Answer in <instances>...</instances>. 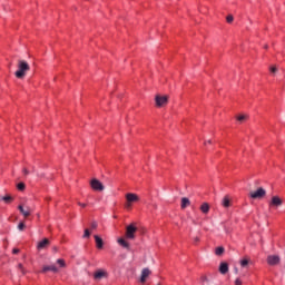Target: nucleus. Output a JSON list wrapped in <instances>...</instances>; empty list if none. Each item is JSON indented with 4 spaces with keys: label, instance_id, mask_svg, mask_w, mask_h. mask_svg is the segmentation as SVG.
<instances>
[{
    "label": "nucleus",
    "instance_id": "obj_1",
    "mask_svg": "<svg viewBox=\"0 0 285 285\" xmlns=\"http://www.w3.org/2000/svg\"><path fill=\"white\" fill-rule=\"evenodd\" d=\"M30 72V65L26 60H18V69L14 72L17 79H24L26 75Z\"/></svg>",
    "mask_w": 285,
    "mask_h": 285
},
{
    "label": "nucleus",
    "instance_id": "obj_2",
    "mask_svg": "<svg viewBox=\"0 0 285 285\" xmlns=\"http://www.w3.org/2000/svg\"><path fill=\"white\" fill-rule=\"evenodd\" d=\"M125 197H126L125 208H127V210H130L132 208V204H137V202H139V195L135 193H128L126 194Z\"/></svg>",
    "mask_w": 285,
    "mask_h": 285
},
{
    "label": "nucleus",
    "instance_id": "obj_3",
    "mask_svg": "<svg viewBox=\"0 0 285 285\" xmlns=\"http://www.w3.org/2000/svg\"><path fill=\"white\" fill-rule=\"evenodd\" d=\"M252 199H264L266 197V189L264 187L257 188L255 191L249 193Z\"/></svg>",
    "mask_w": 285,
    "mask_h": 285
},
{
    "label": "nucleus",
    "instance_id": "obj_4",
    "mask_svg": "<svg viewBox=\"0 0 285 285\" xmlns=\"http://www.w3.org/2000/svg\"><path fill=\"white\" fill-rule=\"evenodd\" d=\"M18 210L21 213V215H23L24 219H28V217H30V215H32V213H33L32 207H28V206H23V205H19Z\"/></svg>",
    "mask_w": 285,
    "mask_h": 285
},
{
    "label": "nucleus",
    "instance_id": "obj_5",
    "mask_svg": "<svg viewBox=\"0 0 285 285\" xmlns=\"http://www.w3.org/2000/svg\"><path fill=\"white\" fill-rule=\"evenodd\" d=\"M155 101L157 108H163V106H166V104H168V96H156Z\"/></svg>",
    "mask_w": 285,
    "mask_h": 285
},
{
    "label": "nucleus",
    "instance_id": "obj_6",
    "mask_svg": "<svg viewBox=\"0 0 285 285\" xmlns=\"http://www.w3.org/2000/svg\"><path fill=\"white\" fill-rule=\"evenodd\" d=\"M90 186H91L92 190H99V191H101L106 188V187H104V184H101V181H99V179H97V178L91 179Z\"/></svg>",
    "mask_w": 285,
    "mask_h": 285
},
{
    "label": "nucleus",
    "instance_id": "obj_7",
    "mask_svg": "<svg viewBox=\"0 0 285 285\" xmlns=\"http://www.w3.org/2000/svg\"><path fill=\"white\" fill-rule=\"evenodd\" d=\"M135 233H137V227L135 225H129L126 228V237L127 239H135Z\"/></svg>",
    "mask_w": 285,
    "mask_h": 285
},
{
    "label": "nucleus",
    "instance_id": "obj_8",
    "mask_svg": "<svg viewBox=\"0 0 285 285\" xmlns=\"http://www.w3.org/2000/svg\"><path fill=\"white\" fill-rule=\"evenodd\" d=\"M282 204H284V202L282 200V198H279V196H273L272 200L269 202V207L271 208H279V206H282Z\"/></svg>",
    "mask_w": 285,
    "mask_h": 285
},
{
    "label": "nucleus",
    "instance_id": "obj_9",
    "mask_svg": "<svg viewBox=\"0 0 285 285\" xmlns=\"http://www.w3.org/2000/svg\"><path fill=\"white\" fill-rule=\"evenodd\" d=\"M279 262H282V258H279V256H277V255L267 256V264L269 266H277V264H279Z\"/></svg>",
    "mask_w": 285,
    "mask_h": 285
},
{
    "label": "nucleus",
    "instance_id": "obj_10",
    "mask_svg": "<svg viewBox=\"0 0 285 285\" xmlns=\"http://www.w3.org/2000/svg\"><path fill=\"white\" fill-rule=\"evenodd\" d=\"M50 246V240L48 238L42 239L38 243V250H43V248H48Z\"/></svg>",
    "mask_w": 285,
    "mask_h": 285
},
{
    "label": "nucleus",
    "instance_id": "obj_11",
    "mask_svg": "<svg viewBox=\"0 0 285 285\" xmlns=\"http://www.w3.org/2000/svg\"><path fill=\"white\" fill-rule=\"evenodd\" d=\"M149 275H150V269L144 268L141 272V277H140L141 284H144L146 282V279H148Z\"/></svg>",
    "mask_w": 285,
    "mask_h": 285
},
{
    "label": "nucleus",
    "instance_id": "obj_12",
    "mask_svg": "<svg viewBox=\"0 0 285 285\" xmlns=\"http://www.w3.org/2000/svg\"><path fill=\"white\" fill-rule=\"evenodd\" d=\"M48 271H51L52 273H59V268L55 265L43 266L42 273H48Z\"/></svg>",
    "mask_w": 285,
    "mask_h": 285
},
{
    "label": "nucleus",
    "instance_id": "obj_13",
    "mask_svg": "<svg viewBox=\"0 0 285 285\" xmlns=\"http://www.w3.org/2000/svg\"><path fill=\"white\" fill-rule=\"evenodd\" d=\"M219 273L220 275H226V273H228V263H220Z\"/></svg>",
    "mask_w": 285,
    "mask_h": 285
},
{
    "label": "nucleus",
    "instance_id": "obj_14",
    "mask_svg": "<svg viewBox=\"0 0 285 285\" xmlns=\"http://www.w3.org/2000/svg\"><path fill=\"white\" fill-rule=\"evenodd\" d=\"M95 279H104V277H108V273L105 271H98L94 275Z\"/></svg>",
    "mask_w": 285,
    "mask_h": 285
},
{
    "label": "nucleus",
    "instance_id": "obj_15",
    "mask_svg": "<svg viewBox=\"0 0 285 285\" xmlns=\"http://www.w3.org/2000/svg\"><path fill=\"white\" fill-rule=\"evenodd\" d=\"M200 210L204 215H208V213H210V205H208V203H203Z\"/></svg>",
    "mask_w": 285,
    "mask_h": 285
},
{
    "label": "nucleus",
    "instance_id": "obj_16",
    "mask_svg": "<svg viewBox=\"0 0 285 285\" xmlns=\"http://www.w3.org/2000/svg\"><path fill=\"white\" fill-rule=\"evenodd\" d=\"M190 206V199L183 197L180 203V208L184 210Z\"/></svg>",
    "mask_w": 285,
    "mask_h": 285
},
{
    "label": "nucleus",
    "instance_id": "obj_17",
    "mask_svg": "<svg viewBox=\"0 0 285 285\" xmlns=\"http://www.w3.org/2000/svg\"><path fill=\"white\" fill-rule=\"evenodd\" d=\"M94 237H95L97 248L99 249L104 248V239L98 235H95Z\"/></svg>",
    "mask_w": 285,
    "mask_h": 285
},
{
    "label": "nucleus",
    "instance_id": "obj_18",
    "mask_svg": "<svg viewBox=\"0 0 285 285\" xmlns=\"http://www.w3.org/2000/svg\"><path fill=\"white\" fill-rule=\"evenodd\" d=\"M118 244H119L120 246H122V248H127V250L130 249V244H128V242H126V239H124V238H119V239H118Z\"/></svg>",
    "mask_w": 285,
    "mask_h": 285
},
{
    "label": "nucleus",
    "instance_id": "obj_19",
    "mask_svg": "<svg viewBox=\"0 0 285 285\" xmlns=\"http://www.w3.org/2000/svg\"><path fill=\"white\" fill-rule=\"evenodd\" d=\"M223 206H224V208H230V198H228V196H225L224 198H223Z\"/></svg>",
    "mask_w": 285,
    "mask_h": 285
},
{
    "label": "nucleus",
    "instance_id": "obj_20",
    "mask_svg": "<svg viewBox=\"0 0 285 285\" xmlns=\"http://www.w3.org/2000/svg\"><path fill=\"white\" fill-rule=\"evenodd\" d=\"M248 264H250V259H248V258H243L240 261L242 268H246L248 266Z\"/></svg>",
    "mask_w": 285,
    "mask_h": 285
},
{
    "label": "nucleus",
    "instance_id": "obj_21",
    "mask_svg": "<svg viewBox=\"0 0 285 285\" xmlns=\"http://www.w3.org/2000/svg\"><path fill=\"white\" fill-rule=\"evenodd\" d=\"M248 119V116L246 115H239L237 117V121H239L240 124H243V121H246Z\"/></svg>",
    "mask_w": 285,
    "mask_h": 285
},
{
    "label": "nucleus",
    "instance_id": "obj_22",
    "mask_svg": "<svg viewBox=\"0 0 285 285\" xmlns=\"http://www.w3.org/2000/svg\"><path fill=\"white\" fill-rule=\"evenodd\" d=\"M2 202H4L6 204H10V202H12V198L10 195H7L2 197Z\"/></svg>",
    "mask_w": 285,
    "mask_h": 285
},
{
    "label": "nucleus",
    "instance_id": "obj_23",
    "mask_svg": "<svg viewBox=\"0 0 285 285\" xmlns=\"http://www.w3.org/2000/svg\"><path fill=\"white\" fill-rule=\"evenodd\" d=\"M224 250H225L224 247H217L215 253H216V255L219 256V255H224Z\"/></svg>",
    "mask_w": 285,
    "mask_h": 285
},
{
    "label": "nucleus",
    "instance_id": "obj_24",
    "mask_svg": "<svg viewBox=\"0 0 285 285\" xmlns=\"http://www.w3.org/2000/svg\"><path fill=\"white\" fill-rule=\"evenodd\" d=\"M57 264H59L60 268H65V267H66V261H63V259H61V258H59V259L57 261Z\"/></svg>",
    "mask_w": 285,
    "mask_h": 285
},
{
    "label": "nucleus",
    "instance_id": "obj_25",
    "mask_svg": "<svg viewBox=\"0 0 285 285\" xmlns=\"http://www.w3.org/2000/svg\"><path fill=\"white\" fill-rule=\"evenodd\" d=\"M17 188H18V190H26V184L19 183V184L17 185Z\"/></svg>",
    "mask_w": 285,
    "mask_h": 285
},
{
    "label": "nucleus",
    "instance_id": "obj_26",
    "mask_svg": "<svg viewBox=\"0 0 285 285\" xmlns=\"http://www.w3.org/2000/svg\"><path fill=\"white\" fill-rule=\"evenodd\" d=\"M19 271L21 272L22 275H26V268H23L22 264L18 265Z\"/></svg>",
    "mask_w": 285,
    "mask_h": 285
},
{
    "label": "nucleus",
    "instance_id": "obj_27",
    "mask_svg": "<svg viewBox=\"0 0 285 285\" xmlns=\"http://www.w3.org/2000/svg\"><path fill=\"white\" fill-rule=\"evenodd\" d=\"M83 239L90 237V229H85Z\"/></svg>",
    "mask_w": 285,
    "mask_h": 285
},
{
    "label": "nucleus",
    "instance_id": "obj_28",
    "mask_svg": "<svg viewBox=\"0 0 285 285\" xmlns=\"http://www.w3.org/2000/svg\"><path fill=\"white\" fill-rule=\"evenodd\" d=\"M24 229H26V224L19 223L18 230H24Z\"/></svg>",
    "mask_w": 285,
    "mask_h": 285
},
{
    "label": "nucleus",
    "instance_id": "obj_29",
    "mask_svg": "<svg viewBox=\"0 0 285 285\" xmlns=\"http://www.w3.org/2000/svg\"><path fill=\"white\" fill-rule=\"evenodd\" d=\"M226 21L227 23H230L232 21H234L233 16L232 14L227 16Z\"/></svg>",
    "mask_w": 285,
    "mask_h": 285
},
{
    "label": "nucleus",
    "instance_id": "obj_30",
    "mask_svg": "<svg viewBox=\"0 0 285 285\" xmlns=\"http://www.w3.org/2000/svg\"><path fill=\"white\" fill-rule=\"evenodd\" d=\"M97 222L91 223V230H97Z\"/></svg>",
    "mask_w": 285,
    "mask_h": 285
},
{
    "label": "nucleus",
    "instance_id": "obj_31",
    "mask_svg": "<svg viewBox=\"0 0 285 285\" xmlns=\"http://www.w3.org/2000/svg\"><path fill=\"white\" fill-rule=\"evenodd\" d=\"M23 175H30V171L27 168L22 169Z\"/></svg>",
    "mask_w": 285,
    "mask_h": 285
},
{
    "label": "nucleus",
    "instance_id": "obj_32",
    "mask_svg": "<svg viewBox=\"0 0 285 285\" xmlns=\"http://www.w3.org/2000/svg\"><path fill=\"white\" fill-rule=\"evenodd\" d=\"M271 72H273V73H275V72H277V68L276 67H271Z\"/></svg>",
    "mask_w": 285,
    "mask_h": 285
},
{
    "label": "nucleus",
    "instance_id": "obj_33",
    "mask_svg": "<svg viewBox=\"0 0 285 285\" xmlns=\"http://www.w3.org/2000/svg\"><path fill=\"white\" fill-rule=\"evenodd\" d=\"M235 285H242V279L236 278V281H235Z\"/></svg>",
    "mask_w": 285,
    "mask_h": 285
},
{
    "label": "nucleus",
    "instance_id": "obj_34",
    "mask_svg": "<svg viewBox=\"0 0 285 285\" xmlns=\"http://www.w3.org/2000/svg\"><path fill=\"white\" fill-rule=\"evenodd\" d=\"M12 253H13V255H17V254L19 253V249H18V248H14V249L12 250Z\"/></svg>",
    "mask_w": 285,
    "mask_h": 285
},
{
    "label": "nucleus",
    "instance_id": "obj_35",
    "mask_svg": "<svg viewBox=\"0 0 285 285\" xmlns=\"http://www.w3.org/2000/svg\"><path fill=\"white\" fill-rule=\"evenodd\" d=\"M78 206H81V208H86V204L78 203Z\"/></svg>",
    "mask_w": 285,
    "mask_h": 285
},
{
    "label": "nucleus",
    "instance_id": "obj_36",
    "mask_svg": "<svg viewBox=\"0 0 285 285\" xmlns=\"http://www.w3.org/2000/svg\"><path fill=\"white\" fill-rule=\"evenodd\" d=\"M206 144H213V140L205 141V146Z\"/></svg>",
    "mask_w": 285,
    "mask_h": 285
},
{
    "label": "nucleus",
    "instance_id": "obj_37",
    "mask_svg": "<svg viewBox=\"0 0 285 285\" xmlns=\"http://www.w3.org/2000/svg\"><path fill=\"white\" fill-rule=\"evenodd\" d=\"M237 273H239V269L235 268V274L237 275Z\"/></svg>",
    "mask_w": 285,
    "mask_h": 285
},
{
    "label": "nucleus",
    "instance_id": "obj_38",
    "mask_svg": "<svg viewBox=\"0 0 285 285\" xmlns=\"http://www.w3.org/2000/svg\"><path fill=\"white\" fill-rule=\"evenodd\" d=\"M195 242H199V238H198V237H196V238H195Z\"/></svg>",
    "mask_w": 285,
    "mask_h": 285
}]
</instances>
